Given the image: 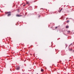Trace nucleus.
Returning <instances> with one entry per match:
<instances>
[{
  "mask_svg": "<svg viewBox=\"0 0 74 74\" xmlns=\"http://www.w3.org/2000/svg\"><path fill=\"white\" fill-rule=\"evenodd\" d=\"M11 12H7L6 13V14H8V16H10V15H11Z\"/></svg>",
  "mask_w": 74,
  "mask_h": 74,
  "instance_id": "f257e3e1",
  "label": "nucleus"
},
{
  "mask_svg": "<svg viewBox=\"0 0 74 74\" xmlns=\"http://www.w3.org/2000/svg\"><path fill=\"white\" fill-rule=\"evenodd\" d=\"M19 69H20V67L19 66L18 67L16 68V70H19Z\"/></svg>",
  "mask_w": 74,
  "mask_h": 74,
  "instance_id": "f03ea898",
  "label": "nucleus"
},
{
  "mask_svg": "<svg viewBox=\"0 0 74 74\" xmlns=\"http://www.w3.org/2000/svg\"><path fill=\"white\" fill-rule=\"evenodd\" d=\"M16 16L19 17V16H22L21 15H19L18 14H17Z\"/></svg>",
  "mask_w": 74,
  "mask_h": 74,
  "instance_id": "7ed1b4c3",
  "label": "nucleus"
},
{
  "mask_svg": "<svg viewBox=\"0 0 74 74\" xmlns=\"http://www.w3.org/2000/svg\"><path fill=\"white\" fill-rule=\"evenodd\" d=\"M69 27L68 26H66V29H68V28H69Z\"/></svg>",
  "mask_w": 74,
  "mask_h": 74,
  "instance_id": "20e7f679",
  "label": "nucleus"
},
{
  "mask_svg": "<svg viewBox=\"0 0 74 74\" xmlns=\"http://www.w3.org/2000/svg\"><path fill=\"white\" fill-rule=\"evenodd\" d=\"M62 8L61 9L60 11H59V12H61V11H62Z\"/></svg>",
  "mask_w": 74,
  "mask_h": 74,
  "instance_id": "39448f33",
  "label": "nucleus"
},
{
  "mask_svg": "<svg viewBox=\"0 0 74 74\" xmlns=\"http://www.w3.org/2000/svg\"><path fill=\"white\" fill-rule=\"evenodd\" d=\"M27 4H29V2H26Z\"/></svg>",
  "mask_w": 74,
  "mask_h": 74,
  "instance_id": "423d86ee",
  "label": "nucleus"
},
{
  "mask_svg": "<svg viewBox=\"0 0 74 74\" xmlns=\"http://www.w3.org/2000/svg\"><path fill=\"white\" fill-rule=\"evenodd\" d=\"M67 23H68V22H69V20H67Z\"/></svg>",
  "mask_w": 74,
  "mask_h": 74,
  "instance_id": "0eeeda50",
  "label": "nucleus"
},
{
  "mask_svg": "<svg viewBox=\"0 0 74 74\" xmlns=\"http://www.w3.org/2000/svg\"><path fill=\"white\" fill-rule=\"evenodd\" d=\"M41 71H42H42H43V69H41Z\"/></svg>",
  "mask_w": 74,
  "mask_h": 74,
  "instance_id": "6e6552de",
  "label": "nucleus"
},
{
  "mask_svg": "<svg viewBox=\"0 0 74 74\" xmlns=\"http://www.w3.org/2000/svg\"><path fill=\"white\" fill-rule=\"evenodd\" d=\"M72 49H69V51H72Z\"/></svg>",
  "mask_w": 74,
  "mask_h": 74,
  "instance_id": "1a4fd4ad",
  "label": "nucleus"
},
{
  "mask_svg": "<svg viewBox=\"0 0 74 74\" xmlns=\"http://www.w3.org/2000/svg\"><path fill=\"white\" fill-rule=\"evenodd\" d=\"M70 31H68V33H70Z\"/></svg>",
  "mask_w": 74,
  "mask_h": 74,
  "instance_id": "9d476101",
  "label": "nucleus"
},
{
  "mask_svg": "<svg viewBox=\"0 0 74 74\" xmlns=\"http://www.w3.org/2000/svg\"><path fill=\"white\" fill-rule=\"evenodd\" d=\"M57 27H56V28H57Z\"/></svg>",
  "mask_w": 74,
  "mask_h": 74,
  "instance_id": "9b49d317",
  "label": "nucleus"
},
{
  "mask_svg": "<svg viewBox=\"0 0 74 74\" xmlns=\"http://www.w3.org/2000/svg\"><path fill=\"white\" fill-rule=\"evenodd\" d=\"M25 5H24L23 6H25Z\"/></svg>",
  "mask_w": 74,
  "mask_h": 74,
  "instance_id": "f8f14e48",
  "label": "nucleus"
}]
</instances>
